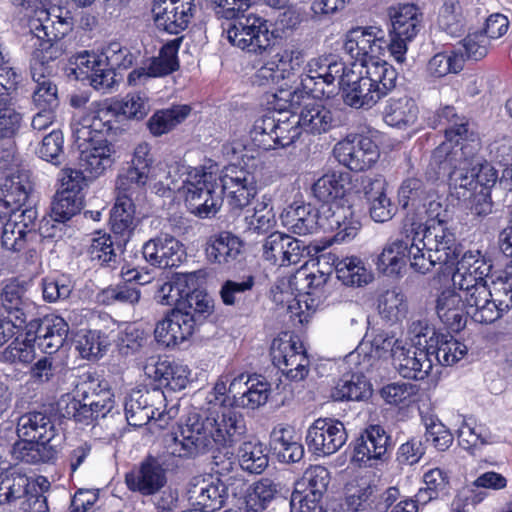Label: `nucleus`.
Instances as JSON below:
<instances>
[{"label": "nucleus", "mask_w": 512, "mask_h": 512, "mask_svg": "<svg viewBox=\"0 0 512 512\" xmlns=\"http://www.w3.org/2000/svg\"><path fill=\"white\" fill-rule=\"evenodd\" d=\"M429 354L434 363L450 366L461 360L467 353V346L452 336L438 334L430 339Z\"/></svg>", "instance_id": "obj_47"}, {"label": "nucleus", "mask_w": 512, "mask_h": 512, "mask_svg": "<svg viewBox=\"0 0 512 512\" xmlns=\"http://www.w3.org/2000/svg\"><path fill=\"white\" fill-rule=\"evenodd\" d=\"M393 365L403 378L423 380L431 372L434 361L428 348L403 345L393 350Z\"/></svg>", "instance_id": "obj_29"}, {"label": "nucleus", "mask_w": 512, "mask_h": 512, "mask_svg": "<svg viewBox=\"0 0 512 512\" xmlns=\"http://www.w3.org/2000/svg\"><path fill=\"white\" fill-rule=\"evenodd\" d=\"M391 31L393 35L403 39H413L420 30L421 14L413 4H405L398 8H390Z\"/></svg>", "instance_id": "obj_46"}, {"label": "nucleus", "mask_w": 512, "mask_h": 512, "mask_svg": "<svg viewBox=\"0 0 512 512\" xmlns=\"http://www.w3.org/2000/svg\"><path fill=\"white\" fill-rule=\"evenodd\" d=\"M270 394V384L256 377L245 375L237 394H233L231 406L255 410L266 404Z\"/></svg>", "instance_id": "obj_44"}, {"label": "nucleus", "mask_w": 512, "mask_h": 512, "mask_svg": "<svg viewBox=\"0 0 512 512\" xmlns=\"http://www.w3.org/2000/svg\"><path fill=\"white\" fill-rule=\"evenodd\" d=\"M272 102L273 99L269 101V104L277 112V119L279 120L276 124V130H274L273 141L275 147L273 149L284 148L294 143L302 133L300 123H297L298 116L294 114L297 108L278 110L274 108Z\"/></svg>", "instance_id": "obj_49"}, {"label": "nucleus", "mask_w": 512, "mask_h": 512, "mask_svg": "<svg viewBox=\"0 0 512 512\" xmlns=\"http://www.w3.org/2000/svg\"><path fill=\"white\" fill-rule=\"evenodd\" d=\"M283 225L292 233L305 236L314 233L318 228L324 230L334 229L327 227L325 216L310 204L290 206L281 215Z\"/></svg>", "instance_id": "obj_36"}, {"label": "nucleus", "mask_w": 512, "mask_h": 512, "mask_svg": "<svg viewBox=\"0 0 512 512\" xmlns=\"http://www.w3.org/2000/svg\"><path fill=\"white\" fill-rule=\"evenodd\" d=\"M405 239H395L388 242L381 254L378 256L377 267L384 274L392 276L399 275L406 267L407 259L409 260V249L412 235Z\"/></svg>", "instance_id": "obj_43"}, {"label": "nucleus", "mask_w": 512, "mask_h": 512, "mask_svg": "<svg viewBox=\"0 0 512 512\" xmlns=\"http://www.w3.org/2000/svg\"><path fill=\"white\" fill-rule=\"evenodd\" d=\"M182 38L178 37L167 42L160 50L159 56L151 60L148 68H138L130 72L128 82L137 84V81L146 77H160L176 71L179 67L177 52Z\"/></svg>", "instance_id": "obj_38"}, {"label": "nucleus", "mask_w": 512, "mask_h": 512, "mask_svg": "<svg viewBox=\"0 0 512 512\" xmlns=\"http://www.w3.org/2000/svg\"><path fill=\"white\" fill-rule=\"evenodd\" d=\"M438 27L448 35L460 36L464 31V17L458 0H445L437 20Z\"/></svg>", "instance_id": "obj_60"}, {"label": "nucleus", "mask_w": 512, "mask_h": 512, "mask_svg": "<svg viewBox=\"0 0 512 512\" xmlns=\"http://www.w3.org/2000/svg\"><path fill=\"white\" fill-rule=\"evenodd\" d=\"M99 56L115 72L117 69L126 70L132 67L137 59L135 53L117 41L108 43Z\"/></svg>", "instance_id": "obj_62"}, {"label": "nucleus", "mask_w": 512, "mask_h": 512, "mask_svg": "<svg viewBox=\"0 0 512 512\" xmlns=\"http://www.w3.org/2000/svg\"><path fill=\"white\" fill-rule=\"evenodd\" d=\"M277 122L279 120L274 113L264 115L255 121L250 130V137L257 147L263 150H271L275 147L273 136H275Z\"/></svg>", "instance_id": "obj_64"}, {"label": "nucleus", "mask_w": 512, "mask_h": 512, "mask_svg": "<svg viewBox=\"0 0 512 512\" xmlns=\"http://www.w3.org/2000/svg\"><path fill=\"white\" fill-rule=\"evenodd\" d=\"M66 53L65 43L61 39H42L35 44L30 60L31 77L39 80L43 73H51L50 63Z\"/></svg>", "instance_id": "obj_45"}, {"label": "nucleus", "mask_w": 512, "mask_h": 512, "mask_svg": "<svg viewBox=\"0 0 512 512\" xmlns=\"http://www.w3.org/2000/svg\"><path fill=\"white\" fill-rule=\"evenodd\" d=\"M478 299L469 310L473 321L491 324L512 308V281L504 273L490 279L487 287H480Z\"/></svg>", "instance_id": "obj_10"}, {"label": "nucleus", "mask_w": 512, "mask_h": 512, "mask_svg": "<svg viewBox=\"0 0 512 512\" xmlns=\"http://www.w3.org/2000/svg\"><path fill=\"white\" fill-rule=\"evenodd\" d=\"M337 161L351 171H364L376 163L379 149L375 142L363 135L351 134L334 147Z\"/></svg>", "instance_id": "obj_14"}, {"label": "nucleus", "mask_w": 512, "mask_h": 512, "mask_svg": "<svg viewBox=\"0 0 512 512\" xmlns=\"http://www.w3.org/2000/svg\"><path fill=\"white\" fill-rule=\"evenodd\" d=\"M188 105H175L155 112L148 120L147 126L154 136L163 135L181 123L190 114Z\"/></svg>", "instance_id": "obj_53"}, {"label": "nucleus", "mask_w": 512, "mask_h": 512, "mask_svg": "<svg viewBox=\"0 0 512 512\" xmlns=\"http://www.w3.org/2000/svg\"><path fill=\"white\" fill-rule=\"evenodd\" d=\"M271 357L273 364L292 381L304 380L309 373L310 361L299 341L274 340Z\"/></svg>", "instance_id": "obj_17"}, {"label": "nucleus", "mask_w": 512, "mask_h": 512, "mask_svg": "<svg viewBox=\"0 0 512 512\" xmlns=\"http://www.w3.org/2000/svg\"><path fill=\"white\" fill-rule=\"evenodd\" d=\"M418 107L415 101L403 96L390 98L384 111V120L390 126L402 127L412 125L416 122Z\"/></svg>", "instance_id": "obj_50"}, {"label": "nucleus", "mask_w": 512, "mask_h": 512, "mask_svg": "<svg viewBox=\"0 0 512 512\" xmlns=\"http://www.w3.org/2000/svg\"><path fill=\"white\" fill-rule=\"evenodd\" d=\"M166 401V396L160 388L133 390L126 398L124 410L128 424L133 427H142L151 420H155L156 411H159Z\"/></svg>", "instance_id": "obj_20"}, {"label": "nucleus", "mask_w": 512, "mask_h": 512, "mask_svg": "<svg viewBox=\"0 0 512 512\" xmlns=\"http://www.w3.org/2000/svg\"><path fill=\"white\" fill-rule=\"evenodd\" d=\"M339 87L343 102L351 108L370 109L382 99L365 71L347 69Z\"/></svg>", "instance_id": "obj_21"}, {"label": "nucleus", "mask_w": 512, "mask_h": 512, "mask_svg": "<svg viewBox=\"0 0 512 512\" xmlns=\"http://www.w3.org/2000/svg\"><path fill=\"white\" fill-rule=\"evenodd\" d=\"M112 112L129 119L141 120L151 110L149 98L144 93H131L120 101H113Z\"/></svg>", "instance_id": "obj_57"}, {"label": "nucleus", "mask_w": 512, "mask_h": 512, "mask_svg": "<svg viewBox=\"0 0 512 512\" xmlns=\"http://www.w3.org/2000/svg\"><path fill=\"white\" fill-rule=\"evenodd\" d=\"M435 309L440 321L452 332L461 331L466 326L467 316H470L464 293L452 289L438 295Z\"/></svg>", "instance_id": "obj_33"}, {"label": "nucleus", "mask_w": 512, "mask_h": 512, "mask_svg": "<svg viewBox=\"0 0 512 512\" xmlns=\"http://www.w3.org/2000/svg\"><path fill=\"white\" fill-rule=\"evenodd\" d=\"M380 315L391 322H397L407 313V304L404 295L396 290L385 291L378 300Z\"/></svg>", "instance_id": "obj_61"}, {"label": "nucleus", "mask_w": 512, "mask_h": 512, "mask_svg": "<svg viewBox=\"0 0 512 512\" xmlns=\"http://www.w3.org/2000/svg\"><path fill=\"white\" fill-rule=\"evenodd\" d=\"M237 455L241 468L249 473L260 474L268 466V455L261 443L244 442Z\"/></svg>", "instance_id": "obj_56"}, {"label": "nucleus", "mask_w": 512, "mask_h": 512, "mask_svg": "<svg viewBox=\"0 0 512 512\" xmlns=\"http://www.w3.org/2000/svg\"><path fill=\"white\" fill-rule=\"evenodd\" d=\"M344 424L331 418H318L308 428L306 444L310 452L317 456L336 453L346 442Z\"/></svg>", "instance_id": "obj_16"}, {"label": "nucleus", "mask_w": 512, "mask_h": 512, "mask_svg": "<svg viewBox=\"0 0 512 512\" xmlns=\"http://www.w3.org/2000/svg\"><path fill=\"white\" fill-rule=\"evenodd\" d=\"M142 254L150 265L163 269L179 266L185 257L182 243L168 234L146 241L142 246Z\"/></svg>", "instance_id": "obj_28"}, {"label": "nucleus", "mask_w": 512, "mask_h": 512, "mask_svg": "<svg viewBox=\"0 0 512 512\" xmlns=\"http://www.w3.org/2000/svg\"><path fill=\"white\" fill-rule=\"evenodd\" d=\"M30 486L29 478L15 470L0 475V505L11 504L25 497Z\"/></svg>", "instance_id": "obj_54"}, {"label": "nucleus", "mask_w": 512, "mask_h": 512, "mask_svg": "<svg viewBox=\"0 0 512 512\" xmlns=\"http://www.w3.org/2000/svg\"><path fill=\"white\" fill-rule=\"evenodd\" d=\"M437 116L440 123L446 125L445 127V140L439 144L436 148H440L444 145H449V150L455 151L456 149H464L472 137H478L473 131H469L468 121L459 116L455 108L452 106H445L438 111Z\"/></svg>", "instance_id": "obj_39"}, {"label": "nucleus", "mask_w": 512, "mask_h": 512, "mask_svg": "<svg viewBox=\"0 0 512 512\" xmlns=\"http://www.w3.org/2000/svg\"><path fill=\"white\" fill-rule=\"evenodd\" d=\"M347 68L343 62L311 59L299 75L300 83L294 89H279L273 94V106L278 110L299 108L306 96L330 98L335 91V81L341 82Z\"/></svg>", "instance_id": "obj_4"}, {"label": "nucleus", "mask_w": 512, "mask_h": 512, "mask_svg": "<svg viewBox=\"0 0 512 512\" xmlns=\"http://www.w3.org/2000/svg\"><path fill=\"white\" fill-rule=\"evenodd\" d=\"M26 330L28 336H33L45 353L52 354L63 346L69 327L62 317L49 315L29 321Z\"/></svg>", "instance_id": "obj_27"}, {"label": "nucleus", "mask_w": 512, "mask_h": 512, "mask_svg": "<svg viewBox=\"0 0 512 512\" xmlns=\"http://www.w3.org/2000/svg\"><path fill=\"white\" fill-rule=\"evenodd\" d=\"M298 116L302 131L312 135H322L346 124V117L318 103L305 104Z\"/></svg>", "instance_id": "obj_30"}, {"label": "nucleus", "mask_w": 512, "mask_h": 512, "mask_svg": "<svg viewBox=\"0 0 512 512\" xmlns=\"http://www.w3.org/2000/svg\"><path fill=\"white\" fill-rule=\"evenodd\" d=\"M78 67L86 68V77L95 90L110 92L117 84L116 72L99 55L85 52L79 57Z\"/></svg>", "instance_id": "obj_42"}, {"label": "nucleus", "mask_w": 512, "mask_h": 512, "mask_svg": "<svg viewBox=\"0 0 512 512\" xmlns=\"http://www.w3.org/2000/svg\"><path fill=\"white\" fill-rule=\"evenodd\" d=\"M114 146L107 140H99L81 150L79 166L88 177L96 178L102 175L114 164Z\"/></svg>", "instance_id": "obj_40"}, {"label": "nucleus", "mask_w": 512, "mask_h": 512, "mask_svg": "<svg viewBox=\"0 0 512 512\" xmlns=\"http://www.w3.org/2000/svg\"><path fill=\"white\" fill-rule=\"evenodd\" d=\"M454 267L453 285L464 293V299L470 310L478 299L479 288L487 287L492 278L490 276L492 264L478 251H468L457 259Z\"/></svg>", "instance_id": "obj_11"}, {"label": "nucleus", "mask_w": 512, "mask_h": 512, "mask_svg": "<svg viewBox=\"0 0 512 512\" xmlns=\"http://www.w3.org/2000/svg\"><path fill=\"white\" fill-rule=\"evenodd\" d=\"M197 278L193 274H179L172 281L164 283L159 289L158 297L165 305L174 306L171 311H179V304L186 299L188 293L197 286Z\"/></svg>", "instance_id": "obj_48"}, {"label": "nucleus", "mask_w": 512, "mask_h": 512, "mask_svg": "<svg viewBox=\"0 0 512 512\" xmlns=\"http://www.w3.org/2000/svg\"><path fill=\"white\" fill-rule=\"evenodd\" d=\"M145 375L158 382L160 386L172 391H179L189 382L187 366L169 360H160L151 357L143 366Z\"/></svg>", "instance_id": "obj_35"}, {"label": "nucleus", "mask_w": 512, "mask_h": 512, "mask_svg": "<svg viewBox=\"0 0 512 512\" xmlns=\"http://www.w3.org/2000/svg\"><path fill=\"white\" fill-rule=\"evenodd\" d=\"M244 244L229 231L210 235L204 244V252L210 264L230 269L241 261Z\"/></svg>", "instance_id": "obj_25"}, {"label": "nucleus", "mask_w": 512, "mask_h": 512, "mask_svg": "<svg viewBox=\"0 0 512 512\" xmlns=\"http://www.w3.org/2000/svg\"><path fill=\"white\" fill-rule=\"evenodd\" d=\"M185 204L188 210L199 218L214 216L222 205L217 176L202 169L189 172L183 182Z\"/></svg>", "instance_id": "obj_9"}, {"label": "nucleus", "mask_w": 512, "mask_h": 512, "mask_svg": "<svg viewBox=\"0 0 512 512\" xmlns=\"http://www.w3.org/2000/svg\"><path fill=\"white\" fill-rule=\"evenodd\" d=\"M179 309L182 314H187L188 318H191L194 325L198 328L212 314L214 303L206 292L194 286V289L188 293L186 299L180 302Z\"/></svg>", "instance_id": "obj_51"}, {"label": "nucleus", "mask_w": 512, "mask_h": 512, "mask_svg": "<svg viewBox=\"0 0 512 512\" xmlns=\"http://www.w3.org/2000/svg\"><path fill=\"white\" fill-rule=\"evenodd\" d=\"M37 217L34 206L25 208L21 213L0 215L2 247L12 252L24 251L26 257L33 261L46 239L36 228Z\"/></svg>", "instance_id": "obj_7"}, {"label": "nucleus", "mask_w": 512, "mask_h": 512, "mask_svg": "<svg viewBox=\"0 0 512 512\" xmlns=\"http://www.w3.org/2000/svg\"><path fill=\"white\" fill-rule=\"evenodd\" d=\"M349 181V173L332 172L320 177L312 186L314 196L328 205L323 207L322 214L327 227L337 229L334 236L337 242L353 239L361 228L358 216L344 198Z\"/></svg>", "instance_id": "obj_5"}, {"label": "nucleus", "mask_w": 512, "mask_h": 512, "mask_svg": "<svg viewBox=\"0 0 512 512\" xmlns=\"http://www.w3.org/2000/svg\"><path fill=\"white\" fill-rule=\"evenodd\" d=\"M245 431L242 417L234 411H227L220 419L202 418L198 413L188 415L179 434L165 437V452L179 458H195L235 441Z\"/></svg>", "instance_id": "obj_1"}, {"label": "nucleus", "mask_w": 512, "mask_h": 512, "mask_svg": "<svg viewBox=\"0 0 512 512\" xmlns=\"http://www.w3.org/2000/svg\"><path fill=\"white\" fill-rule=\"evenodd\" d=\"M31 183L25 175H11L0 187V215L21 213L33 206L30 200Z\"/></svg>", "instance_id": "obj_34"}, {"label": "nucleus", "mask_w": 512, "mask_h": 512, "mask_svg": "<svg viewBox=\"0 0 512 512\" xmlns=\"http://www.w3.org/2000/svg\"><path fill=\"white\" fill-rule=\"evenodd\" d=\"M196 329L197 327L187 314L171 311L157 322L154 337L161 346L171 348L189 340Z\"/></svg>", "instance_id": "obj_31"}, {"label": "nucleus", "mask_w": 512, "mask_h": 512, "mask_svg": "<svg viewBox=\"0 0 512 512\" xmlns=\"http://www.w3.org/2000/svg\"><path fill=\"white\" fill-rule=\"evenodd\" d=\"M128 489L142 496L158 493L166 484V471L154 456H147L138 467L125 476Z\"/></svg>", "instance_id": "obj_24"}, {"label": "nucleus", "mask_w": 512, "mask_h": 512, "mask_svg": "<svg viewBox=\"0 0 512 512\" xmlns=\"http://www.w3.org/2000/svg\"><path fill=\"white\" fill-rule=\"evenodd\" d=\"M431 189L422 179L408 177L402 181L398 188V203L403 209L411 207L420 210L421 204Z\"/></svg>", "instance_id": "obj_55"}, {"label": "nucleus", "mask_w": 512, "mask_h": 512, "mask_svg": "<svg viewBox=\"0 0 512 512\" xmlns=\"http://www.w3.org/2000/svg\"><path fill=\"white\" fill-rule=\"evenodd\" d=\"M82 197L73 191H58L51 207V217L56 222H66L80 212Z\"/></svg>", "instance_id": "obj_59"}, {"label": "nucleus", "mask_w": 512, "mask_h": 512, "mask_svg": "<svg viewBox=\"0 0 512 512\" xmlns=\"http://www.w3.org/2000/svg\"><path fill=\"white\" fill-rule=\"evenodd\" d=\"M153 163L150 145L146 142L139 143L134 148L129 167L117 178V189L120 191L144 190L153 178Z\"/></svg>", "instance_id": "obj_23"}, {"label": "nucleus", "mask_w": 512, "mask_h": 512, "mask_svg": "<svg viewBox=\"0 0 512 512\" xmlns=\"http://www.w3.org/2000/svg\"><path fill=\"white\" fill-rule=\"evenodd\" d=\"M194 0H155L152 8L156 26L170 34L187 28L194 9Z\"/></svg>", "instance_id": "obj_26"}, {"label": "nucleus", "mask_w": 512, "mask_h": 512, "mask_svg": "<svg viewBox=\"0 0 512 512\" xmlns=\"http://www.w3.org/2000/svg\"><path fill=\"white\" fill-rule=\"evenodd\" d=\"M31 300L27 296V285L16 278L4 283L0 289V310L2 315L14 319L19 324H28Z\"/></svg>", "instance_id": "obj_32"}, {"label": "nucleus", "mask_w": 512, "mask_h": 512, "mask_svg": "<svg viewBox=\"0 0 512 512\" xmlns=\"http://www.w3.org/2000/svg\"><path fill=\"white\" fill-rule=\"evenodd\" d=\"M307 246L288 234L278 231L268 235L262 245V257L270 264L284 267L300 263Z\"/></svg>", "instance_id": "obj_19"}, {"label": "nucleus", "mask_w": 512, "mask_h": 512, "mask_svg": "<svg viewBox=\"0 0 512 512\" xmlns=\"http://www.w3.org/2000/svg\"><path fill=\"white\" fill-rule=\"evenodd\" d=\"M281 484L263 477L246 490L241 506L243 512H289V503L282 496Z\"/></svg>", "instance_id": "obj_15"}, {"label": "nucleus", "mask_w": 512, "mask_h": 512, "mask_svg": "<svg viewBox=\"0 0 512 512\" xmlns=\"http://www.w3.org/2000/svg\"><path fill=\"white\" fill-rule=\"evenodd\" d=\"M118 191L119 194L110 212V224L112 231L123 236L126 242L140 221L135 216V205L133 202V195L140 190Z\"/></svg>", "instance_id": "obj_37"}, {"label": "nucleus", "mask_w": 512, "mask_h": 512, "mask_svg": "<svg viewBox=\"0 0 512 512\" xmlns=\"http://www.w3.org/2000/svg\"><path fill=\"white\" fill-rule=\"evenodd\" d=\"M242 478L229 477L226 482L212 475L194 477L188 488V499L198 509L215 511L220 509L229 493L237 496L243 490Z\"/></svg>", "instance_id": "obj_12"}, {"label": "nucleus", "mask_w": 512, "mask_h": 512, "mask_svg": "<svg viewBox=\"0 0 512 512\" xmlns=\"http://www.w3.org/2000/svg\"><path fill=\"white\" fill-rule=\"evenodd\" d=\"M370 394V387L364 376L346 374L338 380L331 396L335 401H360L368 398Z\"/></svg>", "instance_id": "obj_52"}, {"label": "nucleus", "mask_w": 512, "mask_h": 512, "mask_svg": "<svg viewBox=\"0 0 512 512\" xmlns=\"http://www.w3.org/2000/svg\"><path fill=\"white\" fill-rule=\"evenodd\" d=\"M331 258L336 277L343 285L348 287H362L372 281L373 275L365 267L364 262L356 256L339 260L334 255L322 254L318 258V264H320L322 260L328 261Z\"/></svg>", "instance_id": "obj_41"}, {"label": "nucleus", "mask_w": 512, "mask_h": 512, "mask_svg": "<svg viewBox=\"0 0 512 512\" xmlns=\"http://www.w3.org/2000/svg\"><path fill=\"white\" fill-rule=\"evenodd\" d=\"M75 392L79 400L73 399L66 413L76 422L89 424L104 418L114 407V394L108 384L90 373L81 377Z\"/></svg>", "instance_id": "obj_8"}, {"label": "nucleus", "mask_w": 512, "mask_h": 512, "mask_svg": "<svg viewBox=\"0 0 512 512\" xmlns=\"http://www.w3.org/2000/svg\"><path fill=\"white\" fill-rule=\"evenodd\" d=\"M16 432L21 439L12 448L16 460L38 464L54 457L56 451L51 442L56 429L46 413L33 411L21 415L17 420Z\"/></svg>", "instance_id": "obj_6"}, {"label": "nucleus", "mask_w": 512, "mask_h": 512, "mask_svg": "<svg viewBox=\"0 0 512 512\" xmlns=\"http://www.w3.org/2000/svg\"><path fill=\"white\" fill-rule=\"evenodd\" d=\"M380 33L381 30L375 31L373 27L353 29L347 36L344 49L351 58L366 68L378 60L386 50L387 41L382 35H378Z\"/></svg>", "instance_id": "obj_18"}, {"label": "nucleus", "mask_w": 512, "mask_h": 512, "mask_svg": "<svg viewBox=\"0 0 512 512\" xmlns=\"http://www.w3.org/2000/svg\"><path fill=\"white\" fill-rule=\"evenodd\" d=\"M480 147L479 138L472 137L462 151L453 152L449 145L435 148L426 172L428 177L433 180L447 177L454 189L472 191L480 185L481 190L488 191L495 185L498 175L494 167L479 156Z\"/></svg>", "instance_id": "obj_2"}, {"label": "nucleus", "mask_w": 512, "mask_h": 512, "mask_svg": "<svg viewBox=\"0 0 512 512\" xmlns=\"http://www.w3.org/2000/svg\"><path fill=\"white\" fill-rule=\"evenodd\" d=\"M407 238L412 235L409 249L410 266L425 274L433 267H454L462 249L452 229L442 222L422 226L418 222H405L401 231Z\"/></svg>", "instance_id": "obj_3"}, {"label": "nucleus", "mask_w": 512, "mask_h": 512, "mask_svg": "<svg viewBox=\"0 0 512 512\" xmlns=\"http://www.w3.org/2000/svg\"><path fill=\"white\" fill-rule=\"evenodd\" d=\"M228 41L242 50L262 53L270 46L269 29L264 19L254 14L234 19L225 30Z\"/></svg>", "instance_id": "obj_13"}, {"label": "nucleus", "mask_w": 512, "mask_h": 512, "mask_svg": "<svg viewBox=\"0 0 512 512\" xmlns=\"http://www.w3.org/2000/svg\"><path fill=\"white\" fill-rule=\"evenodd\" d=\"M221 194H227L228 203L232 209L246 207L257 193L256 178L253 173L243 167L232 165L226 168L220 179Z\"/></svg>", "instance_id": "obj_22"}, {"label": "nucleus", "mask_w": 512, "mask_h": 512, "mask_svg": "<svg viewBox=\"0 0 512 512\" xmlns=\"http://www.w3.org/2000/svg\"><path fill=\"white\" fill-rule=\"evenodd\" d=\"M463 55L457 52L437 53L427 64V71L430 76L441 78L449 73H458L463 69Z\"/></svg>", "instance_id": "obj_63"}, {"label": "nucleus", "mask_w": 512, "mask_h": 512, "mask_svg": "<svg viewBox=\"0 0 512 512\" xmlns=\"http://www.w3.org/2000/svg\"><path fill=\"white\" fill-rule=\"evenodd\" d=\"M365 72L382 98L396 87L397 72L385 61H373L367 65Z\"/></svg>", "instance_id": "obj_58"}]
</instances>
